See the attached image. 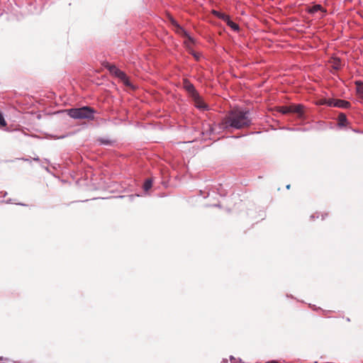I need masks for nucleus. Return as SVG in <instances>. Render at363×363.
Listing matches in <instances>:
<instances>
[{
    "label": "nucleus",
    "mask_w": 363,
    "mask_h": 363,
    "mask_svg": "<svg viewBox=\"0 0 363 363\" xmlns=\"http://www.w3.org/2000/svg\"><path fill=\"white\" fill-rule=\"evenodd\" d=\"M252 125V118L248 110L235 107L229 111L218 123L220 129L241 130L249 128Z\"/></svg>",
    "instance_id": "obj_1"
},
{
    "label": "nucleus",
    "mask_w": 363,
    "mask_h": 363,
    "mask_svg": "<svg viewBox=\"0 0 363 363\" xmlns=\"http://www.w3.org/2000/svg\"><path fill=\"white\" fill-rule=\"evenodd\" d=\"M68 115L74 119L93 120L94 118L95 110L89 106L82 108H70L66 111Z\"/></svg>",
    "instance_id": "obj_2"
},
{
    "label": "nucleus",
    "mask_w": 363,
    "mask_h": 363,
    "mask_svg": "<svg viewBox=\"0 0 363 363\" xmlns=\"http://www.w3.org/2000/svg\"><path fill=\"white\" fill-rule=\"evenodd\" d=\"M277 111L287 114L290 113H295L299 116H302L303 113V106L301 104H293L290 106H283L277 108Z\"/></svg>",
    "instance_id": "obj_3"
},
{
    "label": "nucleus",
    "mask_w": 363,
    "mask_h": 363,
    "mask_svg": "<svg viewBox=\"0 0 363 363\" xmlns=\"http://www.w3.org/2000/svg\"><path fill=\"white\" fill-rule=\"evenodd\" d=\"M183 86L185 90L189 94L191 97L198 94L194 88V86L188 79H184Z\"/></svg>",
    "instance_id": "obj_4"
},
{
    "label": "nucleus",
    "mask_w": 363,
    "mask_h": 363,
    "mask_svg": "<svg viewBox=\"0 0 363 363\" xmlns=\"http://www.w3.org/2000/svg\"><path fill=\"white\" fill-rule=\"evenodd\" d=\"M191 98L194 102V105L198 108H200V109H206V105L205 104V103L203 102V101L202 100V99L201 98V96H199V94H196V95L193 96Z\"/></svg>",
    "instance_id": "obj_5"
},
{
    "label": "nucleus",
    "mask_w": 363,
    "mask_h": 363,
    "mask_svg": "<svg viewBox=\"0 0 363 363\" xmlns=\"http://www.w3.org/2000/svg\"><path fill=\"white\" fill-rule=\"evenodd\" d=\"M168 19L171 24L175 28V30L178 33H184V29L178 24V23L171 16H168Z\"/></svg>",
    "instance_id": "obj_6"
},
{
    "label": "nucleus",
    "mask_w": 363,
    "mask_h": 363,
    "mask_svg": "<svg viewBox=\"0 0 363 363\" xmlns=\"http://www.w3.org/2000/svg\"><path fill=\"white\" fill-rule=\"evenodd\" d=\"M103 65H104V67L105 68H106L107 69H108V71L110 72V73H111V74H114V75L117 74H118V72H119V71H120V69H118V68H117L114 65H111V64H110V63H108V62H104V63L103 64Z\"/></svg>",
    "instance_id": "obj_7"
},
{
    "label": "nucleus",
    "mask_w": 363,
    "mask_h": 363,
    "mask_svg": "<svg viewBox=\"0 0 363 363\" xmlns=\"http://www.w3.org/2000/svg\"><path fill=\"white\" fill-rule=\"evenodd\" d=\"M355 85L357 94L359 98L363 99V82L361 81H357L355 82Z\"/></svg>",
    "instance_id": "obj_8"
},
{
    "label": "nucleus",
    "mask_w": 363,
    "mask_h": 363,
    "mask_svg": "<svg viewBox=\"0 0 363 363\" xmlns=\"http://www.w3.org/2000/svg\"><path fill=\"white\" fill-rule=\"evenodd\" d=\"M335 107L348 108L350 107V103L347 101L337 99Z\"/></svg>",
    "instance_id": "obj_9"
},
{
    "label": "nucleus",
    "mask_w": 363,
    "mask_h": 363,
    "mask_svg": "<svg viewBox=\"0 0 363 363\" xmlns=\"http://www.w3.org/2000/svg\"><path fill=\"white\" fill-rule=\"evenodd\" d=\"M212 13L218 17V18L223 20V21H225L226 20H228V17L229 16L223 13H220V11H216V10H213L212 11Z\"/></svg>",
    "instance_id": "obj_10"
},
{
    "label": "nucleus",
    "mask_w": 363,
    "mask_h": 363,
    "mask_svg": "<svg viewBox=\"0 0 363 363\" xmlns=\"http://www.w3.org/2000/svg\"><path fill=\"white\" fill-rule=\"evenodd\" d=\"M225 22L227 23V24L231 28H233L234 30H239V26L234 23L233 21H232L230 18V16L228 17V20H226Z\"/></svg>",
    "instance_id": "obj_11"
},
{
    "label": "nucleus",
    "mask_w": 363,
    "mask_h": 363,
    "mask_svg": "<svg viewBox=\"0 0 363 363\" xmlns=\"http://www.w3.org/2000/svg\"><path fill=\"white\" fill-rule=\"evenodd\" d=\"M322 9V6L320 5H314L312 7L309 9V12L311 13H315L318 12V11H320Z\"/></svg>",
    "instance_id": "obj_12"
},
{
    "label": "nucleus",
    "mask_w": 363,
    "mask_h": 363,
    "mask_svg": "<svg viewBox=\"0 0 363 363\" xmlns=\"http://www.w3.org/2000/svg\"><path fill=\"white\" fill-rule=\"evenodd\" d=\"M337 99H324V103L325 105L330 107H335V102Z\"/></svg>",
    "instance_id": "obj_13"
},
{
    "label": "nucleus",
    "mask_w": 363,
    "mask_h": 363,
    "mask_svg": "<svg viewBox=\"0 0 363 363\" xmlns=\"http://www.w3.org/2000/svg\"><path fill=\"white\" fill-rule=\"evenodd\" d=\"M341 67V62L339 59H335L333 61V67L335 69H339Z\"/></svg>",
    "instance_id": "obj_14"
},
{
    "label": "nucleus",
    "mask_w": 363,
    "mask_h": 363,
    "mask_svg": "<svg viewBox=\"0 0 363 363\" xmlns=\"http://www.w3.org/2000/svg\"><path fill=\"white\" fill-rule=\"evenodd\" d=\"M116 77H118L121 81H123V80H126V74L122 72V71H119L118 72V74L115 75Z\"/></svg>",
    "instance_id": "obj_15"
},
{
    "label": "nucleus",
    "mask_w": 363,
    "mask_h": 363,
    "mask_svg": "<svg viewBox=\"0 0 363 363\" xmlns=\"http://www.w3.org/2000/svg\"><path fill=\"white\" fill-rule=\"evenodd\" d=\"M152 186V182L151 180L148 179V180H146L145 184H144V189L145 191H147L148 189H150Z\"/></svg>",
    "instance_id": "obj_16"
},
{
    "label": "nucleus",
    "mask_w": 363,
    "mask_h": 363,
    "mask_svg": "<svg viewBox=\"0 0 363 363\" xmlns=\"http://www.w3.org/2000/svg\"><path fill=\"white\" fill-rule=\"evenodd\" d=\"M315 215H316L317 218H319V217L320 216L321 220H325V218L328 217V213H316Z\"/></svg>",
    "instance_id": "obj_17"
},
{
    "label": "nucleus",
    "mask_w": 363,
    "mask_h": 363,
    "mask_svg": "<svg viewBox=\"0 0 363 363\" xmlns=\"http://www.w3.org/2000/svg\"><path fill=\"white\" fill-rule=\"evenodd\" d=\"M6 125V122L4 120V118L3 115L0 112V126L4 127Z\"/></svg>",
    "instance_id": "obj_18"
},
{
    "label": "nucleus",
    "mask_w": 363,
    "mask_h": 363,
    "mask_svg": "<svg viewBox=\"0 0 363 363\" xmlns=\"http://www.w3.org/2000/svg\"><path fill=\"white\" fill-rule=\"evenodd\" d=\"M339 120H340V122L341 123H342L344 121H346V120H347V119H346V116H345V114H342H342H340V115L339 116Z\"/></svg>",
    "instance_id": "obj_19"
},
{
    "label": "nucleus",
    "mask_w": 363,
    "mask_h": 363,
    "mask_svg": "<svg viewBox=\"0 0 363 363\" xmlns=\"http://www.w3.org/2000/svg\"><path fill=\"white\" fill-rule=\"evenodd\" d=\"M126 86H130V83L128 80V77H126V80H123L122 81Z\"/></svg>",
    "instance_id": "obj_20"
},
{
    "label": "nucleus",
    "mask_w": 363,
    "mask_h": 363,
    "mask_svg": "<svg viewBox=\"0 0 363 363\" xmlns=\"http://www.w3.org/2000/svg\"><path fill=\"white\" fill-rule=\"evenodd\" d=\"M320 104H322V105L325 104L324 103V99H321V100L320 101Z\"/></svg>",
    "instance_id": "obj_21"
},
{
    "label": "nucleus",
    "mask_w": 363,
    "mask_h": 363,
    "mask_svg": "<svg viewBox=\"0 0 363 363\" xmlns=\"http://www.w3.org/2000/svg\"><path fill=\"white\" fill-rule=\"evenodd\" d=\"M102 143H108V141H102Z\"/></svg>",
    "instance_id": "obj_22"
}]
</instances>
